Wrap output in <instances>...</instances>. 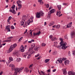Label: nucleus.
I'll return each mask as SVG.
<instances>
[{
    "instance_id": "nucleus-1",
    "label": "nucleus",
    "mask_w": 75,
    "mask_h": 75,
    "mask_svg": "<svg viewBox=\"0 0 75 75\" xmlns=\"http://www.w3.org/2000/svg\"><path fill=\"white\" fill-rule=\"evenodd\" d=\"M17 45L16 43H15L13 45H11L10 48L9 49L8 52H10L13 51V50H14L16 47H17Z\"/></svg>"
},
{
    "instance_id": "nucleus-2",
    "label": "nucleus",
    "mask_w": 75,
    "mask_h": 75,
    "mask_svg": "<svg viewBox=\"0 0 75 75\" xmlns=\"http://www.w3.org/2000/svg\"><path fill=\"white\" fill-rule=\"evenodd\" d=\"M67 44V43L66 42H64V43H62V49L63 50H65V49H67V46H66Z\"/></svg>"
},
{
    "instance_id": "nucleus-3",
    "label": "nucleus",
    "mask_w": 75,
    "mask_h": 75,
    "mask_svg": "<svg viewBox=\"0 0 75 75\" xmlns=\"http://www.w3.org/2000/svg\"><path fill=\"white\" fill-rule=\"evenodd\" d=\"M67 59V58L63 57V58H59V59H58L57 60V61H58V63H59V64H62V62L63 61H65V60H66Z\"/></svg>"
},
{
    "instance_id": "nucleus-4",
    "label": "nucleus",
    "mask_w": 75,
    "mask_h": 75,
    "mask_svg": "<svg viewBox=\"0 0 75 75\" xmlns=\"http://www.w3.org/2000/svg\"><path fill=\"white\" fill-rule=\"evenodd\" d=\"M13 55H16L17 57H18L20 56V54L18 53V51H16L15 52L13 53Z\"/></svg>"
},
{
    "instance_id": "nucleus-5",
    "label": "nucleus",
    "mask_w": 75,
    "mask_h": 75,
    "mask_svg": "<svg viewBox=\"0 0 75 75\" xmlns=\"http://www.w3.org/2000/svg\"><path fill=\"white\" fill-rule=\"evenodd\" d=\"M9 60L8 61V64H10V62H11V61H13L14 59L11 57H9Z\"/></svg>"
},
{
    "instance_id": "nucleus-6",
    "label": "nucleus",
    "mask_w": 75,
    "mask_h": 75,
    "mask_svg": "<svg viewBox=\"0 0 75 75\" xmlns=\"http://www.w3.org/2000/svg\"><path fill=\"white\" fill-rule=\"evenodd\" d=\"M10 67H11L12 71H13L15 69V65L13 64H11L9 65Z\"/></svg>"
},
{
    "instance_id": "nucleus-7",
    "label": "nucleus",
    "mask_w": 75,
    "mask_h": 75,
    "mask_svg": "<svg viewBox=\"0 0 75 75\" xmlns=\"http://www.w3.org/2000/svg\"><path fill=\"white\" fill-rule=\"evenodd\" d=\"M69 75H75V72L72 71H69L68 72Z\"/></svg>"
},
{
    "instance_id": "nucleus-8",
    "label": "nucleus",
    "mask_w": 75,
    "mask_h": 75,
    "mask_svg": "<svg viewBox=\"0 0 75 75\" xmlns=\"http://www.w3.org/2000/svg\"><path fill=\"white\" fill-rule=\"evenodd\" d=\"M40 17H41L40 13L39 12H37V14H36V18H40Z\"/></svg>"
},
{
    "instance_id": "nucleus-9",
    "label": "nucleus",
    "mask_w": 75,
    "mask_h": 75,
    "mask_svg": "<svg viewBox=\"0 0 75 75\" xmlns=\"http://www.w3.org/2000/svg\"><path fill=\"white\" fill-rule=\"evenodd\" d=\"M10 25H8V26H6V29L7 31H8V32H10Z\"/></svg>"
},
{
    "instance_id": "nucleus-10",
    "label": "nucleus",
    "mask_w": 75,
    "mask_h": 75,
    "mask_svg": "<svg viewBox=\"0 0 75 75\" xmlns=\"http://www.w3.org/2000/svg\"><path fill=\"white\" fill-rule=\"evenodd\" d=\"M20 50H21V51L22 52H24V47L23 45H21V46L20 48Z\"/></svg>"
},
{
    "instance_id": "nucleus-11",
    "label": "nucleus",
    "mask_w": 75,
    "mask_h": 75,
    "mask_svg": "<svg viewBox=\"0 0 75 75\" xmlns=\"http://www.w3.org/2000/svg\"><path fill=\"white\" fill-rule=\"evenodd\" d=\"M75 37V33L74 32H72L71 33V38H74Z\"/></svg>"
},
{
    "instance_id": "nucleus-12",
    "label": "nucleus",
    "mask_w": 75,
    "mask_h": 75,
    "mask_svg": "<svg viewBox=\"0 0 75 75\" xmlns=\"http://www.w3.org/2000/svg\"><path fill=\"white\" fill-rule=\"evenodd\" d=\"M57 8L59 10V11H60V10H61V7H62L61 5H57Z\"/></svg>"
},
{
    "instance_id": "nucleus-13",
    "label": "nucleus",
    "mask_w": 75,
    "mask_h": 75,
    "mask_svg": "<svg viewBox=\"0 0 75 75\" xmlns=\"http://www.w3.org/2000/svg\"><path fill=\"white\" fill-rule=\"evenodd\" d=\"M64 64L67 65L69 64V60H66L64 61Z\"/></svg>"
},
{
    "instance_id": "nucleus-14",
    "label": "nucleus",
    "mask_w": 75,
    "mask_h": 75,
    "mask_svg": "<svg viewBox=\"0 0 75 75\" xmlns=\"http://www.w3.org/2000/svg\"><path fill=\"white\" fill-rule=\"evenodd\" d=\"M63 74L64 75H66L67 74V71L66 70V69H64L63 70Z\"/></svg>"
},
{
    "instance_id": "nucleus-15",
    "label": "nucleus",
    "mask_w": 75,
    "mask_h": 75,
    "mask_svg": "<svg viewBox=\"0 0 75 75\" xmlns=\"http://www.w3.org/2000/svg\"><path fill=\"white\" fill-rule=\"evenodd\" d=\"M35 43H33L31 45V50H33V48L34 47H35Z\"/></svg>"
},
{
    "instance_id": "nucleus-16",
    "label": "nucleus",
    "mask_w": 75,
    "mask_h": 75,
    "mask_svg": "<svg viewBox=\"0 0 75 75\" xmlns=\"http://www.w3.org/2000/svg\"><path fill=\"white\" fill-rule=\"evenodd\" d=\"M49 11L50 13H51L52 14V13H54L55 11V9H52L50 11Z\"/></svg>"
},
{
    "instance_id": "nucleus-17",
    "label": "nucleus",
    "mask_w": 75,
    "mask_h": 75,
    "mask_svg": "<svg viewBox=\"0 0 75 75\" xmlns=\"http://www.w3.org/2000/svg\"><path fill=\"white\" fill-rule=\"evenodd\" d=\"M41 34V32L39 31L37 33H33L34 35H40Z\"/></svg>"
},
{
    "instance_id": "nucleus-18",
    "label": "nucleus",
    "mask_w": 75,
    "mask_h": 75,
    "mask_svg": "<svg viewBox=\"0 0 75 75\" xmlns=\"http://www.w3.org/2000/svg\"><path fill=\"white\" fill-rule=\"evenodd\" d=\"M15 71L17 72H20V70L17 67L15 69Z\"/></svg>"
},
{
    "instance_id": "nucleus-19",
    "label": "nucleus",
    "mask_w": 75,
    "mask_h": 75,
    "mask_svg": "<svg viewBox=\"0 0 75 75\" xmlns=\"http://www.w3.org/2000/svg\"><path fill=\"white\" fill-rule=\"evenodd\" d=\"M11 39L7 40H4L3 42H11Z\"/></svg>"
},
{
    "instance_id": "nucleus-20",
    "label": "nucleus",
    "mask_w": 75,
    "mask_h": 75,
    "mask_svg": "<svg viewBox=\"0 0 75 75\" xmlns=\"http://www.w3.org/2000/svg\"><path fill=\"white\" fill-rule=\"evenodd\" d=\"M61 41V42L60 43V44H63V43H64L65 42L63 41V39L60 38L59 39Z\"/></svg>"
},
{
    "instance_id": "nucleus-21",
    "label": "nucleus",
    "mask_w": 75,
    "mask_h": 75,
    "mask_svg": "<svg viewBox=\"0 0 75 75\" xmlns=\"http://www.w3.org/2000/svg\"><path fill=\"white\" fill-rule=\"evenodd\" d=\"M24 21L23 19H22V21L20 23L22 25H21V26H23V25H24Z\"/></svg>"
},
{
    "instance_id": "nucleus-22",
    "label": "nucleus",
    "mask_w": 75,
    "mask_h": 75,
    "mask_svg": "<svg viewBox=\"0 0 75 75\" xmlns=\"http://www.w3.org/2000/svg\"><path fill=\"white\" fill-rule=\"evenodd\" d=\"M24 71L25 72L27 73L28 72H29V70H28V68L27 67H25Z\"/></svg>"
},
{
    "instance_id": "nucleus-23",
    "label": "nucleus",
    "mask_w": 75,
    "mask_h": 75,
    "mask_svg": "<svg viewBox=\"0 0 75 75\" xmlns=\"http://www.w3.org/2000/svg\"><path fill=\"white\" fill-rule=\"evenodd\" d=\"M55 24V22H52L50 23V24H49V26H51V25H53Z\"/></svg>"
},
{
    "instance_id": "nucleus-24",
    "label": "nucleus",
    "mask_w": 75,
    "mask_h": 75,
    "mask_svg": "<svg viewBox=\"0 0 75 75\" xmlns=\"http://www.w3.org/2000/svg\"><path fill=\"white\" fill-rule=\"evenodd\" d=\"M11 13H13V14H16V11L14 9H12Z\"/></svg>"
},
{
    "instance_id": "nucleus-25",
    "label": "nucleus",
    "mask_w": 75,
    "mask_h": 75,
    "mask_svg": "<svg viewBox=\"0 0 75 75\" xmlns=\"http://www.w3.org/2000/svg\"><path fill=\"white\" fill-rule=\"evenodd\" d=\"M40 13V15H41V16H43L44 13L42 12V11H41L40 12H39Z\"/></svg>"
},
{
    "instance_id": "nucleus-26",
    "label": "nucleus",
    "mask_w": 75,
    "mask_h": 75,
    "mask_svg": "<svg viewBox=\"0 0 75 75\" xmlns=\"http://www.w3.org/2000/svg\"><path fill=\"white\" fill-rule=\"evenodd\" d=\"M17 4H21L22 3V1L20 0L16 2Z\"/></svg>"
},
{
    "instance_id": "nucleus-27",
    "label": "nucleus",
    "mask_w": 75,
    "mask_h": 75,
    "mask_svg": "<svg viewBox=\"0 0 75 75\" xmlns=\"http://www.w3.org/2000/svg\"><path fill=\"white\" fill-rule=\"evenodd\" d=\"M51 40L52 41L57 40V38H55V37H53L52 39Z\"/></svg>"
},
{
    "instance_id": "nucleus-28",
    "label": "nucleus",
    "mask_w": 75,
    "mask_h": 75,
    "mask_svg": "<svg viewBox=\"0 0 75 75\" xmlns=\"http://www.w3.org/2000/svg\"><path fill=\"white\" fill-rule=\"evenodd\" d=\"M26 17V16L25 15H23V16L22 17V20H24V21H25V20L24 19L25 18V17Z\"/></svg>"
},
{
    "instance_id": "nucleus-29",
    "label": "nucleus",
    "mask_w": 75,
    "mask_h": 75,
    "mask_svg": "<svg viewBox=\"0 0 75 75\" xmlns=\"http://www.w3.org/2000/svg\"><path fill=\"white\" fill-rule=\"evenodd\" d=\"M60 44V45H57L56 47L57 48H61V47H62V43H61V44Z\"/></svg>"
},
{
    "instance_id": "nucleus-30",
    "label": "nucleus",
    "mask_w": 75,
    "mask_h": 75,
    "mask_svg": "<svg viewBox=\"0 0 75 75\" xmlns=\"http://www.w3.org/2000/svg\"><path fill=\"white\" fill-rule=\"evenodd\" d=\"M57 54V51H54L52 53L53 55H56V54Z\"/></svg>"
},
{
    "instance_id": "nucleus-31",
    "label": "nucleus",
    "mask_w": 75,
    "mask_h": 75,
    "mask_svg": "<svg viewBox=\"0 0 75 75\" xmlns=\"http://www.w3.org/2000/svg\"><path fill=\"white\" fill-rule=\"evenodd\" d=\"M21 59L20 58H17V59L16 61L17 62H20L21 61Z\"/></svg>"
},
{
    "instance_id": "nucleus-32",
    "label": "nucleus",
    "mask_w": 75,
    "mask_h": 75,
    "mask_svg": "<svg viewBox=\"0 0 75 75\" xmlns=\"http://www.w3.org/2000/svg\"><path fill=\"white\" fill-rule=\"evenodd\" d=\"M61 14V11H57V16H59Z\"/></svg>"
},
{
    "instance_id": "nucleus-33",
    "label": "nucleus",
    "mask_w": 75,
    "mask_h": 75,
    "mask_svg": "<svg viewBox=\"0 0 75 75\" xmlns=\"http://www.w3.org/2000/svg\"><path fill=\"white\" fill-rule=\"evenodd\" d=\"M50 61V59H46L45 61V63H47Z\"/></svg>"
},
{
    "instance_id": "nucleus-34",
    "label": "nucleus",
    "mask_w": 75,
    "mask_h": 75,
    "mask_svg": "<svg viewBox=\"0 0 75 75\" xmlns=\"http://www.w3.org/2000/svg\"><path fill=\"white\" fill-rule=\"evenodd\" d=\"M28 21L29 23H32L33 22V20H31L30 19H29Z\"/></svg>"
},
{
    "instance_id": "nucleus-35",
    "label": "nucleus",
    "mask_w": 75,
    "mask_h": 75,
    "mask_svg": "<svg viewBox=\"0 0 75 75\" xmlns=\"http://www.w3.org/2000/svg\"><path fill=\"white\" fill-rule=\"evenodd\" d=\"M60 25H57L56 27V28H59V27H60Z\"/></svg>"
},
{
    "instance_id": "nucleus-36",
    "label": "nucleus",
    "mask_w": 75,
    "mask_h": 75,
    "mask_svg": "<svg viewBox=\"0 0 75 75\" xmlns=\"http://www.w3.org/2000/svg\"><path fill=\"white\" fill-rule=\"evenodd\" d=\"M24 69V67H21L20 69H19V71L21 72V71H23V69Z\"/></svg>"
},
{
    "instance_id": "nucleus-37",
    "label": "nucleus",
    "mask_w": 75,
    "mask_h": 75,
    "mask_svg": "<svg viewBox=\"0 0 75 75\" xmlns=\"http://www.w3.org/2000/svg\"><path fill=\"white\" fill-rule=\"evenodd\" d=\"M16 7V5H13L11 7V8L12 9H14V8Z\"/></svg>"
},
{
    "instance_id": "nucleus-38",
    "label": "nucleus",
    "mask_w": 75,
    "mask_h": 75,
    "mask_svg": "<svg viewBox=\"0 0 75 75\" xmlns=\"http://www.w3.org/2000/svg\"><path fill=\"white\" fill-rule=\"evenodd\" d=\"M72 26V25H67V28H70V27H71Z\"/></svg>"
},
{
    "instance_id": "nucleus-39",
    "label": "nucleus",
    "mask_w": 75,
    "mask_h": 75,
    "mask_svg": "<svg viewBox=\"0 0 75 75\" xmlns=\"http://www.w3.org/2000/svg\"><path fill=\"white\" fill-rule=\"evenodd\" d=\"M46 45L45 43H42V46H43V47H45Z\"/></svg>"
},
{
    "instance_id": "nucleus-40",
    "label": "nucleus",
    "mask_w": 75,
    "mask_h": 75,
    "mask_svg": "<svg viewBox=\"0 0 75 75\" xmlns=\"http://www.w3.org/2000/svg\"><path fill=\"white\" fill-rule=\"evenodd\" d=\"M45 4V5L46 7H47V8H48L49 7V5L48 4H47L46 5V4Z\"/></svg>"
},
{
    "instance_id": "nucleus-41",
    "label": "nucleus",
    "mask_w": 75,
    "mask_h": 75,
    "mask_svg": "<svg viewBox=\"0 0 75 75\" xmlns=\"http://www.w3.org/2000/svg\"><path fill=\"white\" fill-rule=\"evenodd\" d=\"M38 48H39V47H37L36 48H35V50L36 51H38Z\"/></svg>"
},
{
    "instance_id": "nucleus-42",
    "label": "nucleus",
    "mask_w": 75,
    "mask_h": 75,
    "mask_svg": "<svg viewBox=\"0 0 75 75\" xmlns=\"http://www.w3.org/2000/svg\"><path fill=\"white\" fill-rule=\"evenodd\" d=\"M13 38V37L11 36L7 38V39H11V38Z\"/></svg>"
},
{
    "instance_id": "nucleus-43",
    "label": "nucleus",
    "mask_w": 75,
    "mask_h": 75,
    "mask_svg": "<svg viewBox=\"0 0 75 75\" xmlns=\"http://www.w3.org/2000/svg\"><path fill=\"white\" fill-rule=\"evenodd\" d=\"M18 6V7H21L22 6V5L21 4H17Z\"/></svg>"
},
{
    "instance_id": "nucleus-44",
    "label": "nucleus",
    "mask_w": 75,
    "mask_h": 75,
    "mask_svg": "<svg viewBox=\"0 0 75 75\" xmlns=\"http://www.w3.org/2000/svg\"><path fill=\"white\" fill-rule=\"evenodd\" d=\"M53 36L52 35H51L49 36V38H50V39H52L53 38Z\"/></svg>"
},
{
    "instance_id": "nucleus-45",
    "label": "nucleus",
    "mask_w": 75,
    "mask_h": 75,
    "mask_svg": "<svg viewBox=\"0 0 75 75\" xmlns=\"http://www.w3.org/2000/svg\"><path fill=\"white\" fill-rule=\"evenodd\" d=\"M23 37H22L20 38V39L18 40V41H20L22 39H23Z\"/></svg>"
},
{
    "instance_id": "nucleus-46",
    "label": "nucleus",
    "mask_w": 75,
    "mask_h": 75,
    "mask_svg": "<svg viewBox=\"0 0 75 75\" xmlns=\"http://www.w3.org/2000/svg\"><path fill=\"white\" fill-rule=\"evenodd\" d=\"M17 74H18V72H17L16 71H15V72L14 73V75H17Z\"/></svg>"
},
{
    "instance_id": "nucleus-47",
    "label": "nucleus",
    "mask_w": 75,
    "mask_h": 75,
    "mask_svg": "<svg viewBox=\"0 0 75 75\" xmlns=\"http://www.w3.org/2000/svg\"><path fill=\"white\" fill-rule=\"evenodd\" d=\"M31 54H29L27 57L28 58H30V57H31Z\"/></svg>"
},
{
    "instance_id": "nucleus-48",
    "label": "nucleus",
    "mask_w": 75,
    "mask_h": 75,
    "mask_svg": "<svg viewBox=\"0 0 75 75\" xmlns=\"http://www.w3.org/2000/svg\"><path fill=\"white\" fill-rule=\"evenodd\" d=\"M11 29H14V28H15L14 26H13V25L11 26Z\"/></svg>"
},
{
    "instance_id": "nucleus-49",
    "label": "nucleus",
    "mask_w": 75,
    "mask_h": 75,
    "mask_svg": "<svg viewBox=\"0 0 75 75\" xmlns=\"http://www.w3.org/2000/svg\"><path fill=\"white\" fill-rule=\"evenodd\" d=\"M34 18V17L33 16H31L30 18V20H33Z\"/></svg>"
},
{
    "instance_id": "nucleus-50",
    "label": "nucleus",
    "mask_w": 75,
    "mask_h": 75,
    "mask_svg": "<svg viewBox=\"0 0 75 75\" xmlns=\"http://www.w3.org/2000/svg\"><path fill=\"white\" fill-rule=\"evenodd\" d=\"M33 65V64H32L30 65V66H29V68H31V67H32Z\"/></svg>"
},
{
    "instance_id": "nucleus-51",
    "label": "nucleus",
    "mask_w": 75,
    "mask_h": 75,
    "mask_svg": "<svg viewBox=\"0 0 75 75\" xmlns=\"http://www.w3.org/2000/svg\"><path fill=\"white\" fill-rule=\"evenodd\" d=\"M41 73H42V74H43L44 75V74H45V72L42 71H41Z\"/></svg>"
},
{
    "instance_id": "nucleus-52",
    "label": "nucleus",
    "mask_w": 75,
    "mask_h": 75,
    "mask_svg": "<svg viewBox=\"0 0 75 75\" xmlns=\"http://www.w3.org/2000/svg\"><path fill=\"white\" fill-rule=\"evenodd\" d=\"M63 6H67V4L65 3H63Z\"/></svg>"
},
{
    "instance_id": "nucleus-53",
    "label": "nucleus",
    "mask_w": 75,
    "mask_h": 75,
    "mask_svg": "<svg viewBox=\"0 0 75 75\" xmlns=\"http://www.w3.org/2000/svg\"><path fill=\"white\" fill-rule=\"evenodd\" d=\"M11 18H12V17H11V16H9L8 17V19L9 20H11Z\"/></svg>"
},
{
    "instance_id": "nucleus-54",
    "label": "nucleus",
    "mask_w": 75,
    "mask_h": 75,
    "mask_svg": "<svg viewBox=\"0 0 75 75\" xmlns=\"http://www.w3.org/2000/svg\"><path fill=\"white\" fill-rule=\"evenodd\" d=\"M28 30H27V29H26V31L24 32V34H25V33H27V32Z\"/></svg>"
},
{
    "instance_id": "nucleus-55",
    "label": "nucleus",
    "mask_w": 75,
    "mask_h": 75,
    "mask_svg": "<svg viewBox=\"0 0 75 75\" xmlns=\"http://www.w3.org/2000/svg\"><path fill=\"white\" fill-rule=\"evenodd\" d=\"M38 56H39V54H38L37 55H36L35 56V57H38Z\"/></svg>"
},
{
    "instance_id": "nucleus-56",
    "label": "nucleus",
    "mask_w": 75,
    "mask_h": 75,
    "mask_svg": "<svg viewBox=\"0 0 75 75\" xmlns=\"http://www.w3.org/2000/svg\"><path fill=\"white\" fill-rule=\"evenodd\" d=\"M2 62H6V60H2Z\"/></svg>"
},
{
    "instance_id": "nucleus-57",
    "label": "nucleus",
    "mask_w": 75,
    "mask_h": 75,
    "mask_svg": "<svg viewBox=\"0 0 75 75\" xmlns=\"http://www.w3.org/2000/svg\"><path fill=\"white\" fill-rule=\"evenodd\" d=\"M3 71H1V72L0 73V75H2V74H3Z\"/></svg>"
},
{
    "instance_id": "nucleus-58",
    "label": "nucleus",
    "mask_w": 75,
    "mask_h": 75,
    "mask_svg": "<svg viewBox=\"0 0 75 75\" xmlns=\"http://www.w3.org/2000/svg\"><path fill=\"white\" fill-rule=\"evenodd\" d=\"M72 22H71L70 23L68 24V25H72Z\"/></svg>"
},
{
    "instance_id": "nucleus-59",
    "label": "nucleus",
    "mask_w": 75,
    "mask_h": 75,
    "mask_svg": "<svg viewBox=\"0 0 75 75\" xmlns=\"http://www.w3.org/2000/svg\"><path fill=\"white\" fill-rule=\"evenodd\" d=\"M27 48V45H25V49H26Z\"/></svg>"
},
{
    "instance_id": "nucleus-60",
    "label": "nucleus",
    "mask_w": 75,
    "mask_h": 75,
    "mask_svg": "<svg viewBox=\"0 0 75 75\" xmlns=\"http://www.w3.org/2000/svg\"><path fill=\"white\" fill-rule=\"evenodd\" d=\"M53 72H55V71H56V69H54L53 70H52Z\"/></svg>"
},
{
    "instance_id": "nucleus-61",
    "label": "nucleus",
    "mask_w": 75,
    "mask_h": 75,
    "mask_svg": "<svg viewBox=\"0 0 75 75\" xmlns=\"http://www.w3.org/2000/svg\"><path fill=\"white\" fill-rule=\"evenodd\" d=\"M52 27L53 28H55V27H56V25H54L52 26Z\"/></svg>"
},
{
    "instance_id": "nucleus-62",
    "label": "nucleus",
    "mask_w": 75,
    "mask_h": 75,
    "mask_svg": "<svg viewBox=\"0 0 75 75\" xmlns=\"http://www.w3.org/2000/svg\"><path fill=\"white\" fill-rule=\"evenodd\" d=\"M41 1H42V0H38V2L41 3Z\"/></svg>"
},
{
    "instance_id": "nucleus-63",
    "label": "nucleus",
    "mask_w": 75,
    "mask_h": 75,
    "mask_svg": "<svg viewBox=\"0 0 75 75\" xmlns=\"http://www.w3.org/2000/svg\"><path fill=\"white\" fill-rule=\"evenodd\" d=\"M20 14V12H18V16H19Z\"/></svg>"
},
{
    "instance_id": "nucleus-64",
    "label": "nucleus",
    "mask_w": 75,
    "mask_h": 75,
    "mask_svg": "<svg viewBox=\"0 0 75 75\" xmlns=\"http://www.w3.org/2000/svg\"><path fill=\"white\" fill-rule=\"evenodd\" d=\"M32 41H28V43H32Z\"/></svg>"
}]
</instances>
